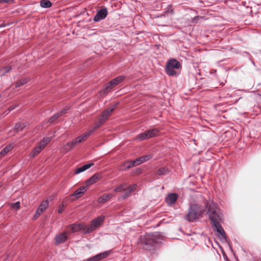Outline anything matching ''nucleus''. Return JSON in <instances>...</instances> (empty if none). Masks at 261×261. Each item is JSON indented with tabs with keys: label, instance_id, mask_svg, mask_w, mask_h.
I'll return each instance as SVG.
<instances>
[{
	"label": "nucleus",
	"instance_id": "obj_1",
	"mask_svg": "<svg viewBox=\"0 0 261 261\" xmlns=\"http://www.w3.org/2000/svg\"><path fill=\"white\" fill-rule=\"evenodd\" d=\"M208 215L211 220L214 230L216 232L217 237L222 241L226 240V235L221 223L222 222V215L215 203H212L208 206Z\"/></svg>",
	"mask_w": 261,
	"mask_h": 261
},
{
	"label": "nucleus",
	"instance_id": "obj_2",
	"mask_svg": "<svg viewBox=\"0 0 261 261\" xmlns=\"http://www.w3.org/2000/svg\"><path fill=\"white\" fill-rule=\"evenodd\" d=\"M105 217L100 216L93 220L89 225H86L84 223L73 224L67 226V229L70 230V232H76L82 230L85 234L93 232L98 228L103 222Z\"/></svg>",
	"mask_w": 261,
	"mask_h": 261
},
{
	"label": "nucleus",
	"instance_id": "obj_3",
	"mask_svg": "<svg viewBox=\"0 0 261 261\" xmlns=\"http://www.w3.org/2000/svg\"><path fill=\"white\" fill-rule=\"evenodd\" d=\"M156 237L155 233H148L141 236L138 244L143 249L150 250L156 242Z\"/></svg>",
	"mask_w": 261,
	"mask_h": 261
},
{
	"label": "nucleus",
	"instance_id": "obj_4",
	"mask_svg": "<svg viewBox=\"0 0 261 261\" xmlns=\"http://www.w3.org/2000/svg\"><path fill=\"white\" fill-rule=\"evenodd\" d=\"M91 132H88L83 134L82 135L77 137L70 142L66 143L62 148V149L65 152H67L71 150L75 145L85 141L90 135Z\"/></svg>",
	"mask_w": 261,
	"mask_h": 261
},
{
	"label": "nucleus",
	"instance_id": "obj_5",
	"mask_svg": "<svg viewBox=\"0 0 261 261\" xmlns=\"http://www.w3.org/2000/svg\"><path fill=\"white\" fill-rule=\"evenodd\" d=\"M181 67L179 61L175 59L169 60L166 64L165 71L169 76H176L178 74L177 70Z\"/></svg>",
	"mask_w": 261,
	"mask_h": 261
},
{
	"label": "nucleus",
	"instance_id": "obj_6",
	"mask_svg": "<svg viewBox=\"0 0 261 261\" xmlns=\"http://www.w3.org/2000/svg\"><path fill=\"white\" fill-rule=\"evenodd\" d=\"M203 210L201 209L198 205L196 204H192L189 207L186 219L192 222L200 216L203 213Z\"/></svg>",
	"mask_w": 261,
	"mask_h": 261
},
{
	"label": "nucleus",
	"instance_id": "obj_7",
	"mask_svg": "<svg viewBox=\"0 0 261 261\" xmlns=\"http://www.w3.org/2000/svg\"><path fill=\"white\" fill-rule=\"evenodd\" d=\"M115 106H113L112 108L106 109L103 111L101 114L100 118L99 121L95 123L94 127L88 130V132H91V134L98 128H99L101 125H102L107 119L110 116L113 111L116 108Z\"/></svg>",
	"mask_w": 261,
	"mask_h": 261
},
{
	"label": "nucleus",
	"instance_id": "obj_8",
	"mask_svg": "<svg viewBox=\"0 0 261 261\" xmlns=\"http://www.w3.org/2000/svg\"><path fill=\"white\" fill-rule=\"evenodd\" d=\"M125 79L124 76H120L111 80L109 84L100 91V95H106L110 92L113 88L118 85Z\"/></svg>",
	"mask_w": 261,
	"mask_h": 261
},
{
	"label": "nucleus",
	"instance_id": "obj_9",
	"mask_svg": "<svg viewBox=\"0 0 261 261\" xmlns=\"http://www.w3.org/2000/svg\"><path fill=\"white\" fill-rule=\"evenodd\" d=\"M69 232L64 231L57 234L55 238L56 244H60L64 243L68 239Z\"/></svg>",
	"mask_w": 261,
	"mask_h": 261
},
{
	"label": "nucleus",
	"instance_id": "obj_10",
	"mask_svg": "<svg viewBox=\"0 0 261 261\" xmlns=\"http://www.w3.org/2000/svg\"><path fill=\"white\" fill-rule=\"evenodd\" d=\"M107 10L105 8L99 10L94 17V21L97 22L105 18L107 15Z\"/></svg>",
	"mask_w": 261,
	"mask_h": 261
},
{
	"label": "nucleus",
	"instance_id": "obj_11",
	"mask_svg": "<svg viewBox=\"0 0 261 261\" xmlns=\"http://www.w3.org/2000/svg\"><path fill=\"white\" fill-rule=\"evenodd\" d=\"M136 188L137 185L134 184L129 186L126 188H124V191L125 192V194L121 195L120 199H125L127 198L130 195V193L136 190Z\"/></svg>",
	"mask_w": 261,
	"mask_h": 261
},
{
	"label": "nucleus",
	"instance_id": "obj_12",
	"mask_svg": "<svg viewBox=\"0 0 261 261\" xmlns=\"http://www.w3.org/2000/svg\"><path fill=\"white\" fill-rule=\"evenodd\" d=\"M178 198V195L175 193H170L166 197L165 200L167 203L171 205L175 203Z\"/></svg>",
	"mask_w": 261,
	"mask_h": 261
},
{
	"label": "nucleus",
	"instance_id": "obj_13",
	"mask_svg": "<svg viewBox=\"0 0 261 261\" xmlns=\"http://www.w3.org/2000/svg\"><path fill=\"white\" fill-rule=\"evenodd\" d=\"M101 176L99 174H94L91 178H90L87 181L86 185L88 187L90 185L94 184L99 180Z\"/></svg>",
	"mask_w": 261,
	"mask_h": 261
},
{
	"label": "nucleus",
	"instance_id": "obj_14",
	"mask_svg": "<svg viewBox=\"0 0 261 261\" xmlns=\"http://www.w3.org/2000/svg\"><path fill=\"white\" fill-rule=\"evenodd\" d=\"M87 190V187H81L77 189L72 195L71 196H76L77 198L81 197Z\"/></svg>",
	"mask_w": 261,
	"mask_h": 261
},
{
	"label": "nucleus",
	"instance_id": "obj_15",
	"mask_svg": "<svg viewBox=\"0 0 261 261\" xmlns=\"http://www.w3.org/2000/svg\"><path fill=\"white\" fill-rule=\"evenodd\" d=\"M67 109H65L61 111L60 112L55 114L54 115H53L48 120L49 123L53 122L55 120L57 119L58 118H59L60 116H62L64 114L66 113Z\"/></svg>",
	"mask_w": 261,
	"mask_h": 261
},
{
	"label": "nucleus",
	"instance_id": "obj_16",
	"mask_svg": "<svg viewBox=\"0 0 261 261\" xmlns=\"http://www.w3.org/2000/svg\"><path fill=\"white\" fill-rule=\"evenodd\" d=\"M14 147L13 144H9L6 146L1 152H0V158L3 157L7 153H8Z\"/></svg>",
	"mask_w": 261,
	"mask_h": 261
},
{
	"label": "nucleus",
	"instance_id": "obj_17",
	"mask_svg": "<svg viewBox=\"0 0 261 261\" xmlns=\"http://www.w3.org/2000/svg\"><path fill=\"white\" fill-rule=\"evenodd\" d=\"M48 201L47 200L43 201L39 205L37 210L42 213L48 206Z\"/></svg>",
	"mask_w": 261,
	"mask_h": 261
},
{
	"label": "nucleus",
	"instance_id": "obj_18",
	"mask_svg": "<svg viewBox=\"0 0 261 261\" xmlns=\"http://www.w3.org/2000/svg\"><path fill=\"white\" fill-rule=\"evenodd\" d=\"M113 196V195L112 194L103 195L99 198L98 201L99 203H103L109 199H111Z\"/></svg>",
	"mask_w": 261,
	"mask_h": 261
},
{
	"label": "nucleus",
	"instance_id": "obj_19",
	"mask_svg": "<svg viewBox=\"0 0 261 261\" xmlns=\"http://www.w3.org/2000/svg\"><path fill=\"white\" fill-rule=\"evenodd\" d=\"M159 131L158 129L154 128L146 132L148 139L154 137L159 133Z\"/></svg>",
	"mask_w": 261,
	"mask_h": 261
},
{
	"label": "nucleus",
	"instance_id": "obj_20",
	"mask_svg": "<svg viewBox=\"0 0 261 261\" xmlns=\"http://www.w3.org/2000/svg\"><path fill=\"white\" fill-rule=\"evenodd\" d=\"M41 152L40 147H35L30 153L29 157L34 158Z\"/></svg>",
	"mask_w": 261,
	"mask_h": 261
},
{
	"label": "nucleus",
	"instance_id": "obj_21",
	"mask_svg": "<svg viewBox=\"0 0 261 261\" xmlns=\"http://www.w3.org/2000/svg\"><path fill=\"white\" fill-rule=\"evenodd\" d=\"M11 69V67L7 66L4 67L0 69V76H3L6 73H8Z\"/></svg>",
	"mask_w": 261,
	"mask_h": 261
},
{
	"label": "nucleus",
	"instance_id": "obj_22",
	"mask_svg": "<svg viewBox=\"0 0 261 261\" xmlns=\"http://www.w3.org/2000/svg\"><path fill=\"white\" fill-rule=\"evenodd\" d=\"M25 125L24 123L18 122L15 124L14 129L16 131H20L22 130L25 127Z\"/></svg>",
	"mask_w": 261,
	"mask_h": 261
},
{
	"label": "nucleus",
	"instance_id": "obj_23",
	"mask_svg": "<svg viewBox=\"0 0 261 261\" xmlns=\"http://www.w3.org/2000/svg\"><path fill=\"white\" fill-rule=\"evenodd\" d=\"M40 5L42 8H47L51 6L50 1H40Z\"/></svg>",
	"mask_w": 261,
	"mask_h": 261
},
{
	"label": "nucleus",
	"instance_id": "obj_24",
	"mask_svg": "<svg viewBox=\"0 0 261 261\" xmlns=\"http://www.w3.org/2000/svg\"><path fill=\"white\" fill-rule=\"evenodd\" d=\"M168 172L169 171L166 168L163 167L160 168L158 170L157 173L160 175H164L167 174L168 173Z\"/></svg>",
	"mask_w": 261,
	"mask_h": 261
},
{
	"label": "nucleus",
	"instance_id": "obj_25",
	"mask_svg": "<svg viewBox=\"0 0 261 261\" xmlns=\"http://www.w3.org/2000/svg\"><path fill=\"white\" fill-rule=\"evenodd\" d=\"M136 139L137 140H139L140 141L144 140H145V139H147L148 137H147V135L146 134V132H144V133H141L140 134L138 135L137 136Z\"/></svg>",
	"mask_w": 261,
	"mask_h": 261
},
{
	"label": "nucleus",
	"instance_id": "obj_26",
	"mask_svg": "<svg viewBox=\"0 0 261 261\" xmlns=\"http://www.w3.org/2000/svg\"><path fill=\"white\" fill-rule=\"evenodd\" d=\"M110 254V252L109 251H105V252H103L102 253L98 254L101 260L102 259H104V258L107 257L108 256H109Z\"/></svg>",
	"mask_w": 261,
	"mask_h": 261
},
{
	"label": "nucleus",
	"instance_id": "obj_27",
	"mask_svg": "<svg viewBox=\"0 0 261 261\" xmlns=\"http://www.w3.org/2000/svg\"><path fill=\"white\" fill-rule=\"evenodd\" d=\"M144 162V158L143 156L140 157L136 160L134 161V164L136 165L137 166L140 165V164Z\"/></svg>",
	"mask_w": 261,
	"mask_h": 261
},
{
	"label": "nucleus",
	"instance_id": "obj_28",
	"mask_svg": "<svg viewBox=\"0 0 261 261\" xmlns=\"http://www.w3.org/2000/svg\"><path fill=\"white\" fill-rule=\"evenodd\" d=\"M27 81L26 79H21L20 80H19V81H18L16 83V85H15V87L16 88L17 87H19L20 86H23V85H24L25 83H27Z\"/></svg>",
	"mask_w": 261,
	"mask_h": 261
},
{
	"label": "nucleus",
	"instance_id": "obj_29",
	"mask_svg": "<svg viewBox=\"0 0 261 261\" xmlns=\"http://www.w3.org/2000/svg\"><path fill=\"white\" fill-rule=\"evenodd\" d=\"M125 184H121L115 188L114 191L116 192H120L122 191H124Z\"/></svg>",
	"mask_w": 261,
	"mask_h": 261
},
{
	"label": "nucleus",
	"instance_id": "obj_30",
	"mask_svg": "<svg viewBox=\"0 0 261 261\" xmlns=\"http://www.w3.org/2000/svg\"><path fill=\"white\" fill-rule=\"evenodd\" d=\"M124 165H126V168H130L133 166H137L134 164V161L132 162H126L124 163Z\"/></svg>",
	"mask_w": 261,
	"mask_h": 261
},
{
	"label": "nucleus",
	"instance_id": "obj_31",
	"mask_svg": "<svg viewBox=\"0 0 261 261\" xmlns=\"http://www.w3.org/2000/svg\"><path fill=\"white\" fill-rule=\"evenodd\" d=\"M51 140V138L46 137L44 138L42 140V143H43L45 145H46Z\"/></svg>",
	"mask_w": 261,
	"mask_h": 261
},
{
	"label": "nucleus",
	"instance_id": "obj_32",
	"mask_svg": "<svg viewBox=\"0 0 261 261\" xmlns=\"http://www.w3.org/2000/svg\"><path fill=\"white\" fill-rule=\"evenodd\" d=\"M64 207H65V205L64 203H62V204H60L59 206L58 209V211L59 213H62L63 211Z\"/></svg>",
	"mask_w": 261,
	"mask_h": 261
},
{
	"label": "nucleus",
	"instance_id": "obj_33",
	"mask_svg": "<svg viewBox=\"0 0 261 261\" xmlns=\"http://www.w3.org/2000/svg\"><path fill=\"white\" fill-rule=\"evenodd\" d=\"M84 171H85V170L84 168H83V166L76 169L75 171V173L79 174V173H80Z\"/></svg>",
	"mask_w": 261,
	"mask_h": 261
},
{
	"label": "nucleus",
	"instance_id": "obj_34",
	"mask_svg": "<svg viewBox=\"0 0 261 261\" xmlns=\"http://www.w3.org/2000/svg\"><path fill=\"white\" fill-rule=\"evenodd\" d=\"M93 165V163H89L85 164L83 166V168H84L85 170H87L89 168H90L91 166Z\"/></svg>",
	"mask_w": 261,
	"mask_h": 261
},
{
	"label": "nucleus",
	"instance_id": "obj_35",
	"mask_svg": "<svg viewBox=\"0 0 261 261\" xmlns=\"http://www.w3.org/2000/svg\"><path fill=\"white\" fill-rule=\"evenodd\" d=\"M43 143H42V141L39 143L38 146H37V147H40V150L41 151L45 146Z\"/></svg>",
	"mask_w": 261,
	"mask_h": 261
},
{
	"label": "nucleus",
	"instance_id": "obj_36",
	"mask_svg": "<svg viewBox=\"0 0 261 261\" xmlns=\"http://www.w3.org/2000/svg\"><path fill=\"white\" fill-rule=\"evenodd\" d=\"M41 214V213L39 212V211L37 210L36 213L34 216V219H35L38 218Z\"/></svg>",
	"mask_w": 261,
	"mask_h": 261
},
{
	"label": "nucleus",
	"instance_id": "obj_37",
	"mask_svg": "<svg viewBox=\"0 0 261 261\" xmlns=\"http://www.w3.org/2000/svg\"><path fill=\"white\" fill-rule=\"evenodd\" d=\"M13 207H15L17 209L19 208L20 207V203L19 202H16L13 204L12 205Z\"/></svg>",
	"mask_w": 261,
	"mask_h": 261
},
{
	"label": "nucleus",
	"instance_id": "obj_38",
	"mask_svg": "<svg viewBox=\"0 0 261 261\" xmlns=\"http://www.w3.org/2000/svg\"><path fill=\"white\" fill-rule=\"evenodd\" d=\"M16 107V106H12L10 107L7 111V114L10 112L11 111L13 110Z\"/></svg>",
	"mask_w": 261,
	"mask_h": 261
},
{
	"label": "nucleus",
	"instance_id": "obj_39",
	"mask_svg": "<svg viewBox=\"0 0 261 261\" xmlns=\"http://www.w3.org/2000/svg\"><path fill=\"white\" fill-rule=\"evenodd\" d=\"M85 261H97L96 259L95 258V256L91 257L88 259H87Z\"/></svg>",
	"mask_w": 261,
	"mask_h": 261
},
{
	"label": "nucleus",
	"instance_id": "obj_40",
	"mask_svg": "<svg viewBox=\"0 0 261 261\" xmlns=\"http://www.w3.org/2000/svg\"><path fill=\"white\" fill-rule=\"evenodd\" d=\"M128 168H126V165H124V163L121 165V166L120 167V169L122 170H126Z\"/></svg>",
	"mask_w": 261,
	"mask_h": 261
},
{
	"label": "nucleus",
	"instance_id": "obj_41",
	"mask_svg": "<svg viewBox=\"0 0 261 261\" xmlns=\"http://www.w3.org/2000/svg\"><path fill=\"white\" fill-rule=\"evenodd\" d=\"M143 158H144V162H145L146 161L149 160L151 157L149 155H145L143 156Z\"/></svg>",
	"mask_w": 261,
	"mask_h": 261
},
{
	"label": "nucleus",
	"instance_id": "obj_42",
	"mask_svg": "<svg viewBox=\"0 0 261 261\" xmlns=\"http://www.w3.org/2000/svg\"><path fill=\"white\" fill-rule=\"evenodd\" d=\"M94 256H95V259H96V260H97V261H100V260H101V259H100V257H99V256L98 254H97V255H95Z\"/></svg>",
	"mask_w": 261,
	"mask_h": 261
},
{
	"label": "nucleus",
	"instance_id": "obj_43",
	"mask_svg": "<svg viewBox=\"0 0 261 261\" xmlns=\"http://www.w3.org/2000/svg\"><path fill=\"white\" fill-rule=\"evenodd\" d=\"M202 18V17H199V16L195 17L193 18V21L195 22L198 18Z\"/></svg>",
	"mask_w": 261,
	"mask_h": 261
},
{
	"label": "nucleus",
	"instance_id": "obj_44",
	"mask_svg": "<svg viewBox=\"0 0 261 261\" xmlns=\"http://www.w3.org/2000/svg\"><path fill=\"white\" fill-rule=\"evenodd\" d=\"M9 2V1H0V2H5V3H8Z\"/></svg>",
	"mask_w": 261,
	"mask_h": 261
},
{
	"label": "nucleus",
	"instance_id": "obj_45",
	"mask_svg": "<svg viewBox=\"0 0 261 261\" xmlns=\"http://www.w3.org/2000/svg\"><path fill=\"white\" fill-rule=\"evenodd\" d=\"M173 10H172V9H171V13H173Z\"/></svg>",
	"mask_w": 261,
	"mask_h": 261
},
{
	"label": "nucleus",
	"instance_id": "obj_46",
	"mask_svg": "<svg viewBox=\"0 0 261 261\" xmlns=\"http://www.w3.org/2000/svg\"><path fill=\"white\" fill-rule=\"evenodd\" d=\"M5 25H0V28L4 27Z\"/></svg>",
	"mask_w": 261,
	"mask_h": 261
}]
</instances>
